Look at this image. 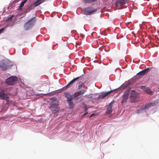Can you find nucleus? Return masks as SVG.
Returning <instances> with one entry per match:
<instances>
[{"label":"nucleus","instance_id":"f257e3e1","mask_svg":"<svg viewBox=\"0 0 159 159\" xmlns=\"http://www.w3.org/2000/svg\"><path fill=\"white\" fill-rule=\"evenodd\" d=\"M81 78L82 76H81L74 78L65 87L68 88L70 86L72 85L75 83H76L77 84L79 83L78 89L79 90L81 89L83 86L84 85V83H81L80 80H81Z\"/></svg>","mask_w":159,"mask_h":159},{"label":"nucleus","instance_id":"f03ea898","mask_svg":"<svg viewBox=\"0 0 159 159\" xmlns=\"http://www.w3.org/2000/svg\"><path fill=\"white\" fill-rule=\"evenodd\" d=\"M36 20L35 17H34L26 22L24 25V29L26 30L31 28L34 25Z\"/></svg>","mask_w":159,"mask_h":159},{"label":"nucleus","instance_id":"7ed1b4c3","mask_svg":"<svg viewBox=\"0 0 159 159\" xmlns=\"http://www.w3.org/2000/svg\"><path fill=\"white\" fill-rule=\"evenodd\" d=\"M17 79L16 76H12L7 79L5 80V83L8 85H13L16 82Z\"/></svg>","mask_w":159,"mask_h":159},{"label":"nucleus","instance_id":"20e7f679","mask_svg":"<svg viewBox=\"0 0 159 159\" xmlns=\"http://www.w3.org/2000/svg\"><path fill=\"white\" fill-rule=\"evenodd\" d=\"M49 109L54 113L57 112L59 110L58 102H53L52 103L49 107Z\"/></svg>","mask_w":159,"mask_h":159},{"label":"nucleus","instance_id":"39448f33","mask_svg":"<svg viewBox=\"0 0 159 159\" xmlns=\"http://www.w3.org/2000/svg\"><path fill=\"white\" fill-rule=\"evenodd\" d=\"M11 66L7 62H0V69L2 70H6L8 68L11 67Z\"/></svg>","mask_w":159,"mask_h":159},{"label":"nucleus","instance_id":"423d86ee","mask_svg":"<svg viewBox=\"0 0 159 159\" xmlns=\"http://www.w3.org/2000/svg\"><path fill=\"white\" fill-rule=\"evenodd\" d=\"M96 11V9H94L93 7H88L84 10V13L86 15H90Z\"/></svg>","mask_w":159,"mask_h":159},{"label":"nucleus","instance_id":"0eeeda50","mask_svg":"<svg viewBox=\"0 0 159 159\" xmlns=\"http://www.w3.org/2000/svg\"><path fill=\"white\" fill-rule=\"evenodd\" d=\"M158 100L154 101L151 102H150L147 104L145 105L144 107H143V109L145 110L146 109H148L149 107L153 106L155 105H156L158 103Z\"/></svg>","mask_w":159,"mask_h":159},{"label":"nucleus","instance_id":"6e6552de","mask_svg":"<svg viewBox=\"0 0 159 159\" xmlns=\"http://www.w3.org/2000/svg\"><path fill=\"white\" fill-rule=\"evenodd\" d=\"M0 99L5 100L7 102H9V98L8 95L3 92H0Z\"/></svg>","mask_w":159,"mask_h":159},{"label":"nucleus","instance_id":"1a4fd4ad","mask_svg":"<svg viewBox=\"0 0 159 159\" xmlns=\"http://www.w3.org/2000/svg\"><path fill=\"white\" fill-rule=\"evenodd\" d=\"M139 94L136 91L134 90H132L131 91L130 97L131 99H137L139 98Z\"/></svg>","mask_w":159,"mask_h":159},{"label":"nucleus","instance_id":"9d476101","mask_svg":"<svg viewBox=\"0 0 159 159\" xmlns=\"http://www.w3.org/2000/svg\"><path fill=\"white\" fill-rule=\"evenodd\" d=\"M129 91H127L124 93L123 97V98L121 101L122 103L125 102L129 96Z\"/></svg>","mask_w":159,"mask_h":159},{"label":"nucleus","instance_id":"9b49d317","mask_svg":"<svg viewBox=\"0 0 159 159\" xmlns=\"http://www.w3.org/2000/svg\"><path fill=\"white\" fill-rule=\"evenodd\" d=\"M113 104V102H112L107 106V109L106 111V113L107 114H109L112 112V111Z\"/></svg>","mask_w":159,"mask_h":159},{"label":"nucleus","instance_id":"f8f14e48","mask_svg":"<svg viewBox=\"0 0 159 159\" xmlns=\"http://www.w3.org/2000/svg\"><path fill=\"white\" fill-rule=\"evenodd\" d=\"M150 68H148L147 69H145L140 71V72L138 73L137 75H144L147 73H148L150 71Z\"/></svg>","mask_w":159,"mask_h":159},{"label":"nucleus","instance_id":"ddd939ff","mask_svg":"<svg viewBox=\"0 0 159 159\" xmlns=\"http://www.w3.org/2000/svg\"><path fill=\"white\" fill-rule=\"evenodd\" d=\"M111 92V91H110L106 93H103L99 96L98 98L99 99H103L107 96Z\"/></svg>","mask_w":159,"mask_h":159},{"label":"nucleus","instance_id":"4468645a","mask_svg":"<svg viewBox=\"0 0 159 159\" xmlns=\"http://www.w3.org/2000/svg\"><path fill=\"white\" fill-rule=\"evenodd\" d=\"M66 97L67 99V101H72L73 99H74L73 95H71L68 93L66 94Z\"/></svg>","mask_w":159,"mask_h":159},{"label":"nucleus","instance_id":"2eb2a0df","mask_svg":"<svg viewBox=\"0 0 159 159\" xmlns=\"http://www.w3.org/2000/svg\"><path fill=\"white\" fill-rule=\"evenodd\" d=\"M126 2L125 0H118L116 2V5L117 6H120L125 4Z\"/></svg>","mask_w":159,"mask_h":159},{"label":"nucleus","instance_id":"dca6fc26","mask_svg":"<svg viewBox=\"0 0 159 159\" xmlns=\"http://www.w3.org/2000/svg\"><path fill=\"white\" fill-rule=\"evenodd\" d=\"M73 95L74 98L75 99H78L82 96L79 91L75 92Z\"/></svg>","mask_w":159,"mask_h":159},{"label":"nucleus","instance_id":"f3484780","mask_svg":"<svg viewBox=\"0 0 159 159\" xmlns=\"http://www.w3.org/2000/svg\"><path fill=\"white\" fill-rule=\"evenodd\" d=\"M45 0H37L36 2L34 3V7H37L43 2Z\"/></svg>","mask_w":159,"mask_h":159},{"label":"nucleus","instance_id":"a211bd4d","mask_svg":"<svg viewBox=\"0 0 159 159\" xmlns=\"http://www.w3.org/2000/svg\"><path fill=\"white\" fill-rule=\"evenodd\" d=\"M28 0H24L20 4L18 7V9L19 10L21 9L22 7L24 6L25 4L27 2Z\"/></svg>","mask_w":159,"mask_h":159},{"label":"nucleus","instance_id":"6ab92c4d","mask_svg":"<svg viewBox=\"0 0 159 159\" xmlns=\"http://www.w3.org/2000/svg\"><path fill=\"white\" fill-rule=\"evenodd\" d=\"M142 87L143 89L144 90L148 93L149 94H151V93L152 91L150 89L146 88L144 86H142Z\"/></svg>","mask_w":159,"mask_h":159},{"label":"nucleus","instance_id":"aec40b11","mask_svg":"<svg viewBox=\"0 0 159 159\" xmlns=\"http://www.w3.org/2000/svg\"><path fill=\"white\" fill-rule=\"evenodd\" d=\"M69 105L70 108L72 109L74 107V104L72 101H68Z\"/></svg>","mask_w":159,"mask_h":159},{"label":"nucleus","instance_id":"412c9836","mask_svg":"<svg viewBox=\"0 0 159 159\" xmlns=\"http://www.w3.org/2000/svg\"><path fill=\"white\" fill-rule=\"evenodd\" d=\"M96 0H84V2L85 3H90L95 1Z\"/></svg>","mask_w":159,"mask_h":159},{"label":"nucleus","instance_id":"4be33fe9","mask_svg":"<svg viewBox=\"0 0 159 159\" xmlns=\"http://www.w3.org/2000/svg\"><path fill=\"white\" fill-rule=\"evenodd\" d=\"M86 90L83 89L80 90V91L79 92L80 94L81 95H82L84 94L86 92Z\"/></svg>","mask_w":159,"mask_h":159},{"label":"nucleus","instance_id":"5701e85b","mask_svg":"<svg viewBox=\"0 0 159 159\" xmlns=\"http://www.w3.org/2000/svg\"><path fill=\"white\" fill-rule=\"evenodd\" d=\"M35 7H34V3L32 4L28 7V11H29L32 9H33Z\"/></svg>","mask_w":159,"mask_h":159},{"label":"nucleus","instance_id":"b1692460","mask_svg":"<svg viewBox=\"0 0 159 159\" xmlns=\"http://www.w3.org/2000/svg\"><path fill=\"white\" fill-rule=\"evenodd\" d=\"M50 100H51L52 103H53V102H57V99L55 98H51Z\"/></svg>","mask_w":159,"mask_h":159},{"label":"nucleus","instance_id":"393cba45","mask_svg":"<svg viewBox=\"0 0 159 159\" xmlns=\"http://www.w3.org/2000/svg\"><path fill=\"white\" fill-rule=\"evenodd\" d=\"M53 95V93H48L46 94V95L48 96H52Z\"/></svg>","mask_w":159,"mask_h":159},{"label":"nucleus","instance_id":"a878e982","mask_svg":"<svg viewBox=\"0 0 159 159\" xmlns=\"http://www.w3.org/2000/svg\"><path fill=\"white\" fill-rule=\"evenodd\" d=\"M88 112H86L85 113H84L82 116V118H83L84 116L87 114H88Z\"/></svg>","mask_w":159,"mask_h":159},{"label":"nucleus","instance_id":"bb28decb","mask_svg":"<svg viewBox=\"0 0 159 159\" xmlns=\"http://www.w3.org/2000/svg\"><path fill=\"white\" fill-rule=\"evenodd\" d=\"M95 115H96L94 113H93V114H91V115L90 116V117H92V116H94Z\"/></svg>","mask_w":159,"mask_h":159},{"label":"nucleus","instance_id":"cd10ccee","mask_svg":"<svg viewBox=\"0 0 159 159\" xmlns=\"http://www.w3.org/2000/svg\"><path fill=\"white\" fill-rule=\"evenodd\" d=\"M3 30V29H0V33L2 32V31Z\"/></svg>","mask_w":159,"mask_h":159},{"label":"nucleus","instance_id":"c85d7f7f","mask_svg":"<svg viewBox=\"0 0 159 159\" xmlns=\"http://www.w3.org/2000/svg\"><path fill=\"white\" fill-rule=\"evenodd\" d=\"M88 110L86 106H85V111H86Z\"/></svg>","mask_w":159,"mask_h":159},{"label":"nucleus","instance_id":"c756f323","mask_svg":"<svg viewBox=\"0 0 159 159\" xmlns=\"http://www.w3.org/2000/svg\"><path fill=\"white\" fill-rule=\"evenodd\" d=\"M77 45H80V43H76Z\"/></svg>","mask_w":159,"mask_h":159},{"label":"nucleus","instance_id":"7c9ffc66","mask_svg":"<svg viewBox=\"0 0 159 159\" xmlns=\"http://www.w3.org/2000/svg\"><path fill=\"white\" fill-rule=\"evenodd\" d=\"M128 0H125V1L127 2V1H128Z\"/></svg>","mask_w":159,"mask_h":159},{"label":"nucleus","instance_id":"2f4dec72","mask_svg":"<svg viewBox=\"0 0 159 159\" xmlns=\"http://www.w3.org/2000/svg\"><path fill=\"white\" fill-rule=\"evenodd\" d=\"M150 68V69L151 68H152V67H151V68Z\"/></svg>","mask_w":159,"mask_h":159},{"label":"nucleus","instance_id":"473e14b6","mask_svg":"<svg viewBox=\"0 0 159 159\" xmlns=\"http://www.w3.org/2000/svg\"><path fill=\"white\" fill-rule=\"evenodd\" d=\"M76 48H77V46L76 45Z\"/></svg>","mask_w":159,"mask_h":159}]
</instances>
